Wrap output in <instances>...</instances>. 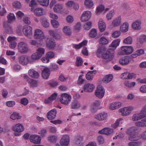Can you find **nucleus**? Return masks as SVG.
Here are the masks:
<instances>
[{
	"mask_svg": "<svg viewBox=\"0 0 146 146\" xmlns=\"http://www.w3.org/2000/svg\"><path fill=\"white\" fill-rule=\"evenodd\" d=\"M100 104V102L99 101H96L94 102L91 108L92 111L93 112H95Z\"/></svg>",
	"mask_w": 146,
	"mask_h": 146,
	"instance_id": "e433bc0d",
	"label": "nucleus"
},
{
	"mask_svg": "<svg viewBox=\"0 0 146 146\" xmlns=\"http://www.w3.org/2000/svg\"><path fill=\"white\" fill-rule=\"evenodd\" d=\"M121 33L119 31H114L112 34V37L114 38L118 37L120 35Z\"/></svg>",
	"mask_w": 146,
	"mask_h": 146,
	"instance_id": "338daca9",
	"label": "nucleus"
},
{
	"mask_svg": "<svg viewBox=\"0 0 146 146\" xmlns=\"http://www.w3.org/2000/svg\"><path fill=\"white\" fill-rule=\"evenodd\" d=\"M29 138L31 142L37 144L40 143L41 139V138L40 136L36 135H31Z\"/></svg>",
	"mask_w": 146,
	"mask_h": 146,
	"instance_id": "9b49d317",
	"label": "nucleus"
},
{
	"mask_svg": "<svg viewBox=\"0 0 146 146\" xmlns=\"http://www.w3.org/2000/svg\"><path fill=\"white\" fill-rule=\"evenodd\" d=\"M104 9V6L103 5H99L96 8V14L99 15L102 13Z\"/></svg>",
	"mask_w": 146,
	"mask_h": 146,
	"instance_id": "a19ab883",
	"label": "nucleus"
},
{
	"mask_svg": "<svg viewBox=\"0 0 146 146\" xmlns=\"http://www.w3.org/2000/svg\"><path fill=\"white\" fill-rule=\"evenodd\" d=\"M80 103L77 100H75L72 102L71 108L73 109H76L80 107Z\"/></svg>",
	"mask_w": 146,
	"mask_h": 146,
	"instance_id": "58836bf2",
	"label": "nucleus"
},
{
	"mask_svg": "<svg viewBox=\"0 0 146 146\" xmlns=\"http://www.w3.org/2000/svg\"><path fill=\"white\" fill-rule=\"evenodd\" d=\"M106 51L105 48L103 47H100L97 50L96 54L98 57H102L104 59H111L114 53V49L109 48L106 52Z\"/></svg>",
	"mask_w": 146,
	"mask_h": 146,
	"instance_id": "f257e3e1",
	"label": "nucleus"
},
{
	"mask_svg": "<svg viewBox=\"0 0 146 146\" xmlns=\"http://www.w3.org/2000/svg\"><path fill=\"white\" fill-rule=\"evenodd\" d=\"M81 27V23L80 22H78L74 26V31L78 32L80 29Z\"/></svg>",
	"mask_w": 146,
	"mask_h": 146,
	"instance_id": "69168bd1",
	"label": "nucleus"
},
{
	"mask_svg": "<svg viewBox=\"0 0 146 146\" xmlns=\"http://www.w3.org/2000/svg\"><path fill=\"white\" fill-rule=\"evenodd\" d=\"M92 23L90 21L87 22L84 25V29L86 30H88L90 29L92 27Z\"/></svg>",
	"mask_w": 146,
	"mask_h": 146,
	"instance_id": "052dcab7",
	"label": "nucleus"
},
{
	"mask_svg": "<svg viewBox=\"0 0 146 146\" xmlns=\"http://www.w3.org/2000/svg\"><path fill=\"white\" fill-rule=\"evenodd\" d=\"M70 137L68 135H63L60 141V145L67 146L69 144Z\"/></svg>",
	"mask_w": 146,
	"mask_h": 146,
	"instance_id": "9d476101",
	"label": "nucleus"
},
{
	"mask_svg": "<svg viewBox=\"0 0 146 146\" xmlns=\"http://www.w3.org/2000/svg\"><path fill=\"white\" fill-rule=\"evenodd\" d=\"M135 125L136 126L139 127H146V117L142 119L140 121L136 122Z\"/></svg>",
	"mask_w": 146,
	"mask_h": 146,
	"instance_id": "393cba45",
	"label": "nucleus"
},
{
	"mask_svg": "<svg viewBox=\"0 0 146 146\" xmlns=\"http://www.w3.org/2000/svg\"><path fill=\"white\" fill-rule=\"evenodd\" d=\"M94 87V86L93 84L88 83L84 85V91L90 92L92 91Z\"/></svg>",
	"mask_w": 146,
	"mask_h": 146,
	"instance_id": "f3484780",
	"label": "nucleus"
},
{
	"mask_svg": "<svg viewBox=\"0 0 146 146\" xmlns=\"http://www.w3.org/2000/svg\"><path fill=\"white\" fill-rule=\"evenodd\" d=\"M146 115L143 114L141 111L139 113L134 114L132 117V120L133 121H137L146 117Z\"/></svg>",
	"mask_w": 146,
	"mask_h": 146,
	"instance_id": "ddd939ff",
	"label": "nucleus"
},
{
	"mask_svg": "<svg viewBox=\"0 0 146 146\" xmlns=\"http://www.w3.org/2000/svg\"><path fill=\"white\" fill-rule=\"evenodd\" d=\"M98 25L100 31L101 32L104 31L106 29V25L103 19H100L99 20Z\"/></svg>",
	"mask_w": 146,
	"mask_h": 146,
	"instance_id": "4be33fe9",
	"label": "nucleus"
},
{
	"mask_svg": "<svg viewBox=\"0 0 146 146\" xmlns=\"http://www.w3.org/2000/svg\"><path fill=\"white\" fill-rule=\"evenodd\" d=\"M50 74V71L49 69L45 68L44 69L42 73V77L44 79H47L48 78Z\"/></svg>",
	"mask_w": 146,
	"mask_h": 146,
	"instance_id": "c756f323",
	"label": "nucleus"
},
{
	"mask_svg": "<svg viewBox=\"0 0 146 146\" xmlns=\"http://www.w3.org/2000/svg\"><path fill=\"white\" fill-rule=\"evenodd\" d=\"M18 50L21 53L25 54L29 50L28 44L24 42H21L18 44Z\"/></svg>",
	"mask_w": 146,
	"mask_h": 146,
	"instance_id": "7ed1b4c3",
	"label": "nucleus"
},
{
	"mask_svg": "<svg viewBox=\"0 0 146 146\" xmlns=\"http://www.w3.org/2000/svg\"><path fill=\"white\" fill-rule=\"evenodd\" d=\"M91 13L90 11H84L82 14L81 17V21L82 22L88 21L91 17Z\"/></svg>",
	"mask_w": 146,
	"mask_h": 146,
	"instance_id": "1a4fd4ad",
	"label": "nucleus"
},
{
	"mask_svg": "<svg viewBox=\"0 0 146 146\" xmlns=\"http://www.w3.org/2000/svg\"><path fill=\"white\" fill-rule=\"evenodd\" d=\"M38 3L40 5L44 6H47L49 4V0H37Z\"/></svg>",
	"mask_w": 146,
	"mask_h": 146,
	"instance_id": "3c124183",
	"label": "nucleus"
},
{
	"mask_svg": "<svg viewBox=\"0 0 146 146\" xmlns=\"http://www.w3.org/2000/svg\"><path fill=\"white\" fill-rule=\"evenodd\" d=\"M108 117V115L107 113L103 112L96 115L95 117L96 119L99 121H102L106 120Z\"/></svg>",
	"mask_w": 146,
	"mask_h": 146,
	"instance_id": "4468645a",
	"label": "nucleus"
},
{
	"mask_svg": "<svg viewBox=\"0 0 146 146\" xmlns=\"http://www.w3.org/2000/svg\"><path fill=\"white\" fill-rule=\"evenodd\" d=\"M97 34L96 30L94 29H92L89 34L90 36L92 37H94L96 36Z\"/></svg>",
	"mask_w": 146,
	"mask_h": 146,
	"instance_id": "0e129e2a",
	"label": "nucleus"
},
{
	"mask_svg": "<svg viewBox=\"0 0 146 146\" xmlns=\"http://www.w3.org/2000/svg\"><path fill=\"white\" fill-rule=\"evenodd\" d=\"M141 21L140 20H137L132 23V27L133 29L136 30H139L141 28Z\"/></svg>",
	"mask_w": 146,
	"mask_h": 146,
	"instance_id": "6ab92c4d",
	"label": "nucleus"
},
{
	"mask_svg": "<svg viewBox=\"0 0 146 146\" xmlns=\"http://www.w3.org/2000/svg\"><path fill=\"white\" fill-rule=\"evenodd\" d=\"M105 90L104 87L101 85L98 86L95 91V95L98 97L102 98L104 96Z\"/></svg>",
	"mask_w": 146,
	"mask_h": 146,
	"instance_id": "423d86ee",
	"label": "nucleus"
},
{
	"mask_svg": "<svg viewBox=\"0 0 146 146\" xmlns=\"http://www.w3.org/2000/svg\"><path fill=\"white\" fill-rule=\"evenodd\" d=\"M132 38L130 36H129L123 40V42L126 44H131L132 43Z\"/></svg>",
	"mask_w": 146,
	"mask_h": 146,
	"instance_id": "4d7b16f0",
	"label": "nucleus"
},
{
	"mask_svg": "<svg viewBox=\"0 0 146 146\" xmlns=\"http://www.w3.org/2000/svg\"><path fill=\"white\" fill-rule=\"evenodd\" d=\"M129 61L128 57L124 56L121 58L119 61L120 64L123 65H125L128 64Z\"/></svg>",
	"mask_w": 146,
	"mask_h": 146,
	"instance_id": "72a5a7b5",
	"label": "nucleus"
},
{
	"mask_svg": "<svg viewBox=\"0 0 146 146\" xmlns=\"http://www.w3.org/2000/svg\"><path fill=\"white\" fill-rule=\"evenodd\" d=\"M133 50V48L129 46H124L121 47V51L119 52L120 54H131Z\"/></svg>",
	"mask_w": 146,
	"mask_h": 146,
	"instance_id": "39448f33",
	"label": "nucleus"
},
{
	"mask_svg": "<svg viewBox=\"0 0 146 146\" xmlns=\"http://www.w3.org/2000/svg\"><path fill=\"white\" fill-rule=\"evenodd\" d=\"M7 18L9 22L11 23L15 19V17L13 13H10L8 15Z\"/></svg>",
	"mask_w": 146,
	"mask_h": 146,
	"instance_id": "6e6d98bb",
	"label": "nucleus"
},
{
	"mask_svg": "<svg viewBox=\"0 0 146 146\" xmlns=\"http://www.w3.org/2000/svg\"><path fill=\"white\" fill-rule=\"evenodd\" d=\"M47 46L50 48H54L56 45L53 39H48L46 42Z\"/></svg>",
	"mask_w": 146,
	"mask_h": 146,
	"instance_id": "a878e982",
	"label": "nucleus"
},
{
	"mask_svg": "<svg viewBox=\"0 0 146 146\" xmlns=\"http://www.w3.org/2000/svg\"><path fill=\"white\" fill-rule=\"evenodd\" d=\"M136 130L137 129L136 127H132L127 129L126 133L128 134L131 135L134 134Z\"/></svg>",
	"mask_w": 146,
	"mask_h": 146,
	"instance_id": "de8ad7c7",
	"label": "nucleus"
},
{
	"mask_svg": "<svg viewBox=\"0 0 146 146\" xmlns=\"http://www.w3.org/2000/svg\"><path fill=\"white\" fill-rule=\"evenodd\" d=\"M84 4L87 7L90 8H92L94 5L93 2L91 0H85Z\"/></svg>",
	"mask_w": 146,
	"mask_h": 146,
	"instance_id": "864d4df0",
	"label": "nucleus"
},
{
	"mask_svg": "<svg viewBox=\"0 0 146 146\" xmlns=\"http://www.w3.org/2000/svg\"><path fill=\"white\" fill-rule=\"evenodd\" d=\"M125 86L129 88L134 87L136 83L135 82H130L128 81H126L124 83Z\"/></svg>",
	"mask_w": 146,
	"mask_h": 146,
	"instance_id": "5fc2aeb1",
	"label": "nucleus"
},
{
	"mask_svg": "<svg viewBox=\"0 0 146 146\" xmlns=\"http://www.w3.org/2000/svg\"><path fill=\"white\" fill-rule=\"evenodd\" d=\"M63 7V6L62 5L57 4L54 6L53 8V10L54 12H59L61 11Z\"/></svg>",
	"mask_w": 146,
	"mask_h": 146,
	"instance_id": "c03bdc74",
	"label": "nucleus"
},
{
	"mask_svg": "<svg viewBox=\"0 0 146 146\" xmlns=\"http://www.w3.org/2000/svg\"><path fill=\"white\" fill-rule=\"evenodd\" d=\"M28 74L30 76L34 78H37L39 76L38 73L33 69L29 70Z\"/></svg>",
	"mask_w": 146,
	"mask_h": 146,
	"instance_id": "7c9ffc66",
	"label": "nucleus"
},
{
	"mask_svg": "<svg viewBox=\"0 0 146 146\" xmlns=\"http://www.w3.org/2000/svg\"><path fill=\"white\" fill-rule=\"evenodd\" d=\"M83 76V74H82L79 76L77 82L78 84L82 85L83 84L84 81V79L82 78V76Z\"/></svg>",
	"mask_w": 146,
	"mask_h": 146,
	"instance_id": "e2e57ef3",
	"label": "nucleus"
},
{
	"mask_svg": "<svg viewBox=\"0 0 146 146\" xmlns=\"http://www.w3.org/2000/svg\"><path fill=\"white\" fill-rule=\"evenodd\" d=\"M120 41V40L119 39L114 40L110 44V47L116 48L119 45Z\"/></svg>",
	"mask_w": 146,
	"mask_h": 146,
	"instance_id": "37998d69",
	"label": "nucleus"
},
{
	"mask_svg": "<svg viewBox=\"0 0 146 146\" xmlns=\"http://www.w3.org/2000/svg\"><path fill=\"white\" fill-rule=\"evenodd\" d=\"M44 52L45 50L44 48H39L37 50L36 52L38 54L40 55H40L39 56L41 58L42 56L44 54Z\"/></svg>",
	"mask_w": 146,
	"mask_h": 146,
	"instance_id": "bf43d9fd",
	"label": "nucleus"
},
{
	"mask_svg": "<svg viewBox=\"0 0 146 146\" xmlns=\"http://www.w3.org/2000/svg\"><path fill=\"white\" fill-rule=\"evenodd\" d=\"M34 13L35 15L37 16H40L43 15L45 13L44 9L40 7L35 9L34 11Z\"/></svg>",
	"mask_w": 146,
	"mask_h": 146,
	"instance_id": "412c9836",
	"label": "nucleus"
},
{
	"mask_svg": "<svg viewBox=\"0 0 146 146\" xmlns=\"http://www.w3.org/2000/svg\"><path fill=\"white\" fill-rule=\"evenodd\" d=\"M72 97L70 95L66 93L62 94L60 98V102L65 105L69 104L71 101Z\"/></svg>",
	"mask_w": 146,
	"mask_h": 146,
	"instance_id": "f03ea898",
	"label": "nucleus"
},
{
	"mask_svg": "<svg viewBox=\"0 0 146 146\" xmlns=\"http://www.w3.org/2000/svg\"><path fill=\"white\" fill-rule=\"evenodd\" d=\"M144 53L145 51L143 49H140L134 52L131 55V56L132 57L136 58L138 56L144 54Z\"/></svg>",
	"mask_w": 146,
	"mask_h": 146,
	"instance_id": "2f4dec72",
	"label": "nucleus"
},
{
	"mask_svg": "<svg viewBox=\"0 0 146 146\" xmlns=\"http://www.w3.org/2000/svg\"><path fill=\"white\" fill-rule=\"evenodd\" d=\"M137 40L141 44L146 42V35L144 34L141 35L137 38Z\"/></svg>",
	"mask_w": 146,
	"mask_h": 146,
	"instance_id": "f704fd0d",
	"label": "nucleus"
},
{
	"mask_svg": "<svg viewBox=\"0 0 146 146\" xmlns=\"http://www.w3.org/2000/svg\"><path fill=\"white\" fill-rule=\"evenodd\" d=\"M96 72L97 71L96 70L89 71L86 75V78L88 80H92Z\"/></svg>",
	"mask_w": 146,
	"mask_h": 146,
	"instance_id": "5701e85b",
	"label": "nucleus"
},
{
	"mask_svg": "<svg viewBox=\"0 0 146 146\" xmlns=\"http://www.w3.org/2000/svg\"><path fill=\"white\" fill-rule=\"evenodd\" d=\"M57 113L56 110L54 109L48 112L47 114V117L49 119L52 120L55 118Z\"/></svg>",
	"mask_w": 146,
	"mask_h": 146,
	"instance_id": "dca6fc26",
	"label": "nucleus"
},
{
	"mask_svg": "<svg viewBox=\"0 0 146 146\" xmlns=\"http://www.w3.org/2000/svg\"><path fill=\"white\" fill-rule=\"evenodd\" d=\"M121 23V17L119 16L112 22V24L114 26H117L119 25Z\"/></svg>",
	"mask_w": 146,
	"mask_h": 146,
	"instance_id": "79ce46f5",
	"label": "nucleus"
},
{
	"mask_svg": "<svg viewBox=\"0 0 146 146\" xmlns=\"http://www.w3.org/2000/svg\"><path fill=\"white\" fill-rule=\"evenodd\" d=\"M4 27L5 29L4 32L5 33L8 34H11L12 32L11 27L7 22L4 23Z\"/></svg>",
	"mask_w": 146,
	"mask_h": 146,
	"instance_id": "bb28decb",
	"label": "nucleus"
},
{
	"mask_svg": "<svg viewBox=\"0 0 146 146\" xmlns=\"http://www.w3.org/2000/svg\"><path fill=\"white\" fill-rule=\"evenodd\" d=\"M13 130L14 131L17 132H15L14 135L15 136L19 135V132H23L24 130V127L23 126L21 123H18L13 128Z\"/></svg>",
	"mask_w": 146,
	"mask_h": 146,
	"instance_id": "6e6552de",
	"label": "nucleus"
},
{
	"mask_svg": "<svg viewBox=\"0 0 146 146\" xmlns=\"http://www.w3.org/2000/svg\"><path fill=\"white\" fill-rule=\"evenodd\" d=\"M57 139L58 137L56 136L52 135L48 137V139L50 142L55 143L56 142Z\"/></svg>",
	"mask_w": 146,
	"mask_h": 146,
	"instance_id": "603ef678",
	"label": "nucleus"
},
{
	"mask_svg": "<svg viewBox=\"0 0 146 146\" xmlns=\"http://www.w3.org/2000/svg\"><path fill=\"white\" fill-rule=\"evenodd\" d=\"M99 42L100 43L102 44H105L108 43V40L104 37L102 36L100 39Z\"/></svg>",
	"mask_w": 146,
	"mask_h": 146,
	"instance_id": "680f3d73",
	"label": "nucleus"
},
{
	"mask_svg": "<svg viewBox=\"0 0 146 146\" xmlns=\"http://www.w3.org/2000/svg\"><path fill=\"white\" fill-rule=\"evenodd\" d=\"M122 104L120 102H115L111 103L109 105V108L111 110H114L120 108Z\"/></svg>",
	"mask_w": 146,
	"mask_h": 146,
	"instance_id": "a211bd4d",
	"label": "nucleus"
},
{
	"mask_svg": "<svg viewBox=\"0 0 146 146\" xmlns=\"http://www.w3.org/2000/svg\"><path fill=\"white\" fill-rule=\"evenodd\" d=\"M140 138V137L136 132H135L133 134L130 135L129 137V140L131 141H137Z\"/></svg>",
	"mask_w": 146,
	"mask_h": 146,
	"instance_id": "c9c22d12",
	"label": "nucleus"
},
{
	"mask_svg": "<svg viewBox=\"0 0 146 146\" xmlns=\"http://www.w3.org/2000/svg\"><path fill=\"white\" fill-rule=\"evenodd\" d=\"M63 31L64 33L68 35H70L71 33V30L68 26H65L64 27Z\"/></svg>",
	"mask_w": 146,
	"mask_h": 146,
	"instance_id": "13d9d810",
	"label": "nucleus"
},
{
	"mask_svg": "<svg viewBox=\"0 0 146 146\" xmlns=\"http://www.w3.org/2000/svg\"><path fill=\"white\" fill-rule=\"evenodd\" d=\"M88 41L86 40L83 41L78 44H74L73 45V48L76 49H78L81 48L83 46L87 44Z\"/></svg>",
	"mask_w": 146,
	"mask_h": 146,
	"instance_id": "473e14b6",
	"label": "nucleus"
},
{
	"mask_svg": "<svg viewBox=\"0 0 146 146\" xmlns=\"http://www.w3.org/2000/svg\"><path fill=\"white\" fill-rule=\"evenodd\" d=\"M113 77L112 74L107 75L103 78V81L105 83H108L112 79Z\"/></svg>",
	"mask_w": 146,
	"mask_h": 146,
	"instance_id": "ea45409f",
	"label": "nucleus"
},
{
	"mask_svg": "<svg viewBox=\"0 0 146 146\" xmlns=\"http://www.w3.org/2000/svg\"><path fill=\"white\" fill-rule=\"evenodd\" d=\"M32 28L31 26L25 25L23 27L22 31L25 36L31 38L32 36Z\"/></svg>",
	"mask_w": 146,
	"mask_h": 146,
	"instance_id": "20e7f679",
	"label": "nucleus"
},
{
	"mask_svg": "<svg viewBox=\"0 0 146 146\" xmlns=\"http://www.w3.org/2000/svg\"><path fill=\"white\" fill-rule=\"evenodd\" d=\"M40 22L42 25L45 27H48L49 26V23L47 19L45 17H41Z\"/></svg>",
	"mask_w": 146,
	"mask_h": 146,
	"instance_id": "cd10ccee",
	"label": "nucleus"
},
{
	"mask_svg": "<svg viewBox=\"0 0 146 146\" xmlns=\"http://www.w3.org/2000/svg\"><path fill=\"white\" fill-rule=\"evenodd\" d=\"M44 36V33L41 30L37 29L35 30L34 35L35 38L42 40Z\"/></svg>",
	"mask_w": 146,
	"mask_h": 146,
	"instance_id": "f8f14e48",
	"label": "nucleus"
},
{
	"mask_svg": "<svg viewBox=\"0 0 146 146\" xmlns=\"http://www.w3.org/2000/svg\"><path fill=\"white\" fill-rule=\"evenodd\" d=\"M83 139V138L80 136H78L76 137L74 139V141L75 143L77 145H80V143H81V145H82V141Z\"/></svg>",
	"mask_w": 146,
	"mask_h": 146,
	"instance_id": "8fccbe9b",
	"label": "nucleus"
},
{
	"mask_svg": "<svg viewBox=\"0 0 146 146\" xmlns=\"http://www.w3.org/2000/svg\"><path fill=\"white\" fill-rule=\"evenodd\" d=\"M30 60L29 57L25 55H23L19 57V62L20 64L23 65H26L28 62H29Z\"/></svg>",
	"mask_w": 146,
	"mask_h": 146,
	"instance_id": "2eb2a0df",
	"label": "nucleus"
},
{
	"mask_svg": "<svg viewBox=\"0 0 146 146\" xmlns=\"http://www.w3.org/2000/svg\"><path fill=\"white\" fill-rule=\"evenodd\" d=\"M51 23L54 28H57L59 26L58 22L56 20L52 19L51 20Z\"/></svg>",
	"mask_w": 146,
	"mask_h": 146,
	"instance_id": "774afa93",
	"label": "nucleus"
},
{
	"mask_svg": "<svg viewBox=\"0 0 146 146\" xmlns=\"http://www.w3.org/2000/svg\"><path fill=\"white\" fill-rule=\"evenodd\" d=\"M40 55L38 54L36 52L33 54L31 57H29V62L31 63H33L35 60L39 59L41 58L39 56Z\"/></svg>",
	"mask_w": 146,
	"mask_h": 146,
	"instance_id": "aec40b11",
	"label": "nucleus"
},
{
	"mask_svg": "<svg viewBox=\"0 0 146 146\" xmlns=\"http://www.w3.org/2000/svg\"><path fill=\"white\" fill-rule=\"evenodd\" d=\"M21 118V116L19 115V114L18 113L13 112L11 115L10 118L13 120L19 119Z\"/></svg>",
	"mask_w": 146,
	"mask_h": 146,
	"instance_id": "49530a36",
	"label": "nucleus"
},
{
	"mask_svg": "<svg viewBox=\"0 0 146 146\" xmlns=\"http://www.w3.org/2000/svg\"><path fill=\"white\" fill-rule=\"evenodd\" d=\"M133 108L132 106L125 107L119 110L120 112L121 113L123 116H125L129 115L133 110Z\"/></svg>",
	"mask_w": 146,
	"mask_h": 146,
	"instance_id": "0eeeda50",
	"label": "nucleus"
},
{
	"mask_svg": "<svg viewBox=\"0 0 146 146\" xmlns=\"http://www.w3.org/2000/svg\"><path fill=\"white\" fill-rule=\"evenodd\" d=\"M83 60L82 58L79 56L76 58V61L75 62L76 66L77 67L81 66L83 63Z\"/></svg>",
	"mask_w": 146,
	"mask_h": 146,
	"instance_id": "a18cd8bd",
	"label": "nucleus"
},
{
	"mask_svg": "<svg viewBox=\"0 0 146 146\" xmlns=\"http://www.w3.org/2000/svg\"><path fill=\"white\" fill-rule=\"evenodd\" d=\"M115 14V11L112 10L110 11L106 15V17L108 20H110Z\"/></svg>",
	"mask_w": 146,
	"mask_h": 146,
	"instance_id": "09e8293b",
	"label": "nucleus"
},
{
	"mask_svg": "<svg viewBox=\"0 0 146 146\" xmlns=\"http://www.w3.org/2000/svg\"><path fill=\"white\" fill-rule=\"evenodd\" d=\"M129 25L128 23H124L120 27V30L123 32H127L128 29Z\"/></svg>",
	"mask_w": 146,
	"mask_h": 146,
	"instance_id": "4c0bfd02",
	"label": "nucleus"
},
{
	"mask_svg": "<svg viewBox=\"0 0 146 146\" xmlns=\"http://www.w3.org/2000/svg\"><path fill=\"white\" fill-rule=\"evenodd\" d=\"M113 132V130L109 128H105L99 131L98 133L100 134H105L108 135L111 134Z\"/></svg>",
	"mask_w": 146,
	"mask_h": 146,
	"instance_id": "b1692460",
	"label": "nucleus"
},
{
	"mask_svg": "<svg viewBox=\"0 0 146 146\" xmlns=\"http://www.w3.org/2000/svg\"><path fill=\"white\" fill-rule=\"evenodd\" d=\"M58 94L56 93L52 94L48 98L44 100V103L45 104H48L52 101L56 99L57 97Z\"/></svg>",
	"mask_w": 146,
	"mask_h": 146,
	"instance_id": "c85d7f7f",
	"label": "nucleus"
}]
</instances>
